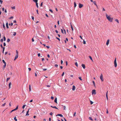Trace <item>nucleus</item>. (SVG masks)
<instances>
[{"mask_svg": "<svg viewBox=\"0 0 121 121\" xmlns=\"http://www.w3.org/2000/svg\"><path fill=\"white\" fill-rule=\"evenodd\" d=\"M89 57L90 58V59L92 61H93V60L92 59V58L91 57V56H89Z\"/></svg>", "mask_w": 121, "mask_h": 121, "instance_id": "412c9836", "label": "nucleus"}, {"mask_svg": "<svg viewBox=\"0 0 121 121\" xmlns=\"http://www.w3.org/2000/svg\"><path fill=\"white\" fill-rule=\"evenodd\" d=\"M79 37L82 39V38L81 36H80Z\"/></svg>", "mask_w": 121, "mask_h": 121, "instance_id": "69168bd1", "label": "nucleus"}, {"mask_svg": "<svg viewBox=\"0 0 121 121\" xmlns=\"http://www.w3.org/2000/svg\"><path fill=\"white\" fill-rule=\"evenodd\" d=\"M61 64H62L63 63V61L62 60H61Z\"/></svg>", "mask_w": 121, "mask_h": 121, "instance_id": "6e6d98bb", "label": "nucleus"}, {"mask_svg": "<svg viewBox=\"0 0 121 121\" xmlns=\"http://www.w3.org/2000/svg\"><path fill=\"white\" fill-rule=\"evenodd\" d=\"M61 32L62 33H63V31L62 29H61Z\"/></svg>", "mask_w": 121, "mask_h": 121, "instance_id": "8fccbe9b", "label": "nucleus"}, {"mask_svg": "<svg viewBox=\"0 0 121 121\" xmlns=\"http://www.w3.org/2000/svg\"><path fill=\"white\" fill-rule=\"evenodd\" d=\"M92 94L93 95L94 94H95L96 93V91L95 90H93L92 91Z\"/></svg>", "mask_w": 121, "mask_h": 121, "instance_id": "39448f33", "label": "nucleus"}, {"mask_svg": "<svg viewBox=\"0 0 121 121\" xmlns=\"http://www.w3.org/2000/svg\"><path fill=\"white\" fill-rule=\"evenodd\" d=\"M83 43L84 44H86V41L84 40H83Z\"/></svg>", "mask_w": 121, "mask_h": 121, "instance_id": "bb28decb", "label": "nucleus"}, {"mask_svg": "<svg viewBox=\"0 0 121 121\" xmlns=\"http://www.w3.org/2000/svg\"><path fill=\"white\" fill-rule=\"evenodd\" d=\"M64 72H63L62 74V76H63L64 75Z\"/></svg>", "mask_w": 121, "mask_h": 121, "instance_id": "c03bdc74", "label": "nucleus"}, {"mask_svg": "<svg viewBox=\"0 0 121 121\" xmlns=\"http://www.w3.org/2000/svg\"><path fill=\"white\" fill-rule=\"evenodd\" d=\"M10 78H7V80H6L7 82L8 81V80H9L10 79Z\"/></svg>", "mask_w": 121, "mask_h": 121, "instance_id": "a878e982", "label": "nucleus"}, {"mask_svg": "<svg viewBox=\"0 0 121 121\" xmlns=\"http://www.w3.org/2000/svg\"><path fill=\"white\" fill-rule=\"evenodd\" d=\"M100 78L101 81L103 82L104 81V79L103 78L102 74H101V75L100 76Z\"/></svg>", "mask_w": 121, "mask_h": 121, "instance_id": "20e7f679", "label": "nucleus"}, {"mask_svg": "<svg viewBox=\"0 0 121 121\" xmlns=\"http://www.w3.org/2000/svg\"><path fill=\"white\" fill-rule=\"evenodd\" d=\"M42 5H43V2H42L40 4V6H42Z\"/></svg>", "mask_w": 121, "mask_h": 121, "instance_id": "bf43d9fd", "label": "nucleus"}, {"mask_svg": "<svg viewBox=\"0 0 121 121\" xmlns=\"http://www.w3.org/2000/svg\"><path fill=\"white\" fill-rule=\"evenodd\" d=\"M4 49H5V47H4L3 48V51H2L3 53H4Z\"/></svg>", "mask_w": 121, "mask_h": 121, "instance_id": "b1692460", "label": "nucleus"}, {"mask_svg": "<svg viewBox=\"0 0 121 121\" xmlns=\"http://www.w3.org/2000/svg\"><path fill=\"white\" fill-rule=\"evenodd\" d=\"M14 119L15 120V121H17V120L16 118V117H14Z\"/></svg>", "mask_w": 121, "mask_h": 121, "instance_id": "c85d7f7f", "label": "nucleus"}, {"mask_svg": "<svg viewBox=\"0 0 121 121\" xmlns=\"http://www.w3.org/2000/svg\"><path fill=\"white\" fill-rule=\"evenodd\" d=\"M75 89V87L74 86H73L72 90L73 91H74Z\"/></svg>", "mask_w": 121, "mask_h": 121, "instance_id": "9d476101", "label": "nucleus"}, {"mask_svg": "<svg viewBox=\"0 0 121 121\" xmlns=\"http://www.w3.org/2000/svg\"><path fill=\"white\" fill-rule=\"evenodd\" d=\"M109 39H108L107 40V42H106V44L107 45H108V44L109 43Z\"/></svg>", "mask_w": 121, "mask_h": 121, "instance_id": "6e6552de", "label": "nucleus"}, {"mask_svg": "<svg viewBox=\"0 0 121 121\" xmlns=\"http://www.w3.org/2000/svg\"><path fill=\"white\" fill-rule=\"evenodd\" d=\"M38 0H33V1L36 4L37 3Z\"/></svg>", "mask_w": 121, "mask_h": 121, "instance_id": "a211bd4d", "label": "nucleus"}, {"mask_svg": "<svg viewBox=\"0 0 121 121\" xmlns=\"http://www.w3.org/2000/svg\"><path fill=\"white\" fill-rule=\"evenodd\" d=\"M57 24L58 25H59V21H58L57 22Z\"/></svg>", "mask_w": 121, "mask_h": 121, "instance_id": "774afa93", "label": "nucleus"}, {"mask_svg": "<svg viewBox=\"0 0 121 121\" xmlns=\"http://www.w3.org/2000/svg\"><path fill=\"white\" fill-rule=\"evenodd\" d=\"M6 104V103H4V104H3L2 105V106H5V105Z\"/></svg>", "mask_w": 121, "mask_h": 121, "instance_id": "e433bc0d", "label": "nucleus"}, {"mask_svg": "<svg viewBox=\"0 0 121 121\" xmlns=\"http://www.w3.org/2000/svg\"><path fill=\"white\" fill-rule=\"evenodd\" d=\"M56 38L57 39H58L59 41H60V39L59 38L57 37H56Z\"/></svg>", "mask_w": 121, "mask_h": 121, "instance_id": "37998d69", "label": "nucleus"}, {"mask_svg": "<svg viewBox=\"0 0 121 121\" xmlns=\"http://www.w3.org/2000/svg\"><path fill=\"white\" fill-rule=\"evenodd\" d=\"M13 25V23H11L9 24V25H11V26H12Z\"/></svg>", "mask_w": 121, "mask_h": 121, "instance_id": "c756f323", "label": "nucleus"}, {"mask_svg": "<svg viewBox=\"0 0 121 121\" xmlns=\"http://www.w3.org/2000/svg\"><path fill=\"white\" fill-rule=\"evenodd\" d=\"M31 18H32V19L33 20H34V17H33V16H32L31 17Z\"/></svg>", "mask_w": 121, "mask_h": 121, "instance_id": "de8ad7c7", "label": "nucleus"}, {"mask_svg": "<svg viewBox=\"0 0 121 121\" xmlns=\"http://www.w3.org/2000/svg\"><path fill=\"white\" fill-rule=\"evenodd\" d=\"M90 104H93V102H92V101H90Z\"/></svg>", "mask_w": 121, "mask_h": 121, "instance_id": "72a5a7b5", "label": "nucleus"}, {"mask_svg": "<svg viewBox=\"0 0 121 121\" xmlns=\"http://www.w3.org/2000/svg\"><path fill=\"white\" fill-rule=\"evenodd\" d=\"M26 106V105H24L22 107V108H23V109H24V108H25V106Z\"/></svg>", "mask_w": 121, "mask_h": 121, "instance_id": "7c9ffc66", "label": "nucleus"}, {"mask_svg": "<svg viewBox=\"0 0 121 121\" xmlns=\"http://www.w3.org/2000/svg\"><path fill=\"white\" fill-rule=\"evenodd\" d=\"M70 24L71 28L72 29V30L73 31V27L72 26V25L71 23V22L70 23Z\"/></svg>", "mask_w": 121, "mask_h": 121, "instance_id": "4468645a", "label": "nucleus"}, {"mask_svg": "<svg viewBox=\"0 0 121 121\" xmlns=\"http://www.w3.org/2000/svg\"><path fill=\"white\" fill-rule=\"evenodd\" d=\"M76 112H75L74 113V114H73V116H74H74H75V115H76Z\"/></svg>", "mask_w": 121, "mask_h": 121, "instance_id": "4c0bfd02", "label": "nucleus"}, {"mask_svg": "<svg viewBox=\"0 0 121 121\" xmlns=\"http://www.w3.org/2000/svg\"><path fill=\"white\" fill-rule=\"evenodd\" d=\"M13 18V16H11V17H9V19H11Z\"/></svg>", "mask_w": 121, "mask_h": 121, "instance_id": "49530a36", "label": "nucleus"}, {"mask_svg": "<svg viewBox=\"0 0 121 121\" xmlns=\"http://www.w3.org/2000/svg\"><path fill=\"white\" fill-rule=\"evenodd\" d=\"M49 10L52 13H53V11L52 10L50 9Z\"/></svg>", "mask_w": 121, "mask_h": 121, "instance_id": "a18cd8bd", "label": "nucleus"}, {"mask_svg": "<svg viewBox=\"0 0 121 121\" xmlns=\"http://www.w3.org/2000/svg\"><path fill=\"white\" fill-rule=\"evenodd\" d=\"M11 82H9V89H10V88H11Z\"/></svg>", "mask_w": 121, "mask_h": 121, "instance_id": "f8f14e48", "label": "nucleus"}, {"mask_svg": "<svg viewBox=\"0 0 121 121\" xmlns=\"http://www.w3.org/2000/svg\"><path fill=\"white\" fill-rule=\"evenodd\" d=\"M18 56V52L17 51V50L16 51V55L15 57V59H14V60H15L17 58Z\"/></svg>", "mask_w": 121, "mask_h": 121, "instance_id": "f03ea898", "label": "nucleus"}, {"mask_svg": "<svg viewBox=\"0 0 121 121\" xmlns=\"http://www.w3.org/2000/svg\"><path fill=\"white\" fill-rule=\"evenodd\" d=\"M18 105L16 107V108H15V109H14L12 110L11 111V112H10L11 113V112H12L13 111L17 110L18 109Z\"/></svg>", "mask_w": 121, "mask_h": 121, "instance_id": "423d86ee", "label": "nucleus"}, {"mask_svg": "<svg viewBox=\"0 0 121 121\" xmlns=\"http://www.w3.org/2000/svg\"><path fill=\"white\" fill-rule=\"evenodd\" d=\"M28 69L29 71H30L31 69V68H28Z\"/></svg>", "mask_w": 121, "mask_h": 121, "instance_id": "e2e57ef3", "label": "nucleus"}, {"mask_svg": "<svg viewBox=\"0 0 121 121\" xmlns=\"http://www.w3.org/2000/svg\"><path fill=\"white\" fill-rule=\"evenodd\" d=\"M10 41V39H8L7 41L8 42H9Z\"/></svg>", "mask_w": 121, "mask_h": 121, "instance_id": "2f4dec72", "label": "nucleus"}, {"mask_svg": "<svg viewBox=\"0 0 121 121\" xmlns=\"http://www.w3.org/2000/svg\"><path fill=\"white\" fill-rule=\"evenodd\" d=\"M51 106V107H52L53 108H55L56 109H58V108H57L56 106Z\"/></svg>", "mask_w": 121, "mask_h": 121, "instance_id": "ddd939ff", "label": "nucleus"}, {"mask_svg": "<svg viewBox=\"0 0 121 121\" xmlns=\"http://www.w3.org/2000/svg\"><path fill=\"white\" fill-rule=\"evenodd\" d=\"M43 69L44 71H45L46 70H47V69Z\"/></svg>", "mask_w": 121, "mask_h": 121, "instance_id": "680f3d73", "label": "nucleus"}, {"mask_svg": "<svg viewBox=\"0 0 121 121\" xmlns=\"http://www.w3.org/2000/svg\"><path fill=\"white\" fill-rule=\"evenodd\" d=\"M93 3H94V4L95 5H97V4H96V2H95V1H94L93 2Z\"/></svg>", "mask_w": 121, "mask_h": 121, "instance_id": "f704fd0d", "label": "nucleus"}, {"mask_svg": "<svg viewBox=\"0 0 121 121\" xmlns=\"http://www.w3.org/2000/svg\"><path fill=\"white\" fill-rule=\"evenodd\" d=\"M4 64H6V63L5 62L4 60H2Z\"/></svg>", "mask_w": 121, "mask_h": 121, "instance_id": "aec40b11", "label": "nucleus"}, {"mask_svg": "<svg viewBox=\"0 0 121 121\" xmlns=\"http://www.w3.org/2000/svg\"><path fill=\"white\" fill-rule=\"evenodd\" d=\"M78 78L81 80H82V79H81V77H79Z\"/></svg>", "mask_w": 121, "mask_h": 121, "instance_id": "ea45409f", "label": "nucleus"}, {"mask_svg": "<svg viewBox=\"0 0 121 121\" xmlns=\"http://www.w3.org/2000/svg\"><path fill=\"white\" fill-rule=\"evenodd\" d=\"M115 21L117 22L118 23H119V21L117 19H116L115 20Z\"/></svg>", "mask_w": 121, "mask_h": 121, "instance_id": "4be33fe9", "label": "nucleus"}, {"mask_svg": "<svg viewBox=\"0 0 121 121\" xmlns=\"http://www.w3.org/2000/svg\"><path fill=\"white\" fill-rule=\"evenodd\" d=\"M6 64H4V65L3 66V67L4 68L6 66Z\"/></svg>", "mask_w": 121, "mask_h": 121, "instance_id": "58836bf2", "label": "nucleus"}, {"mask_svg": "<svg viewBox=\"0 0 121 121\" xmlns=\"http://www.w3.org/2000/svg\"><path fill=\"white\" fill-rule=\"evenodd\" d=\"M58 65L57 64H56V65H55V67H58Z\"/></svg>", "mask_w": 121, "mask_h": 121, "instance_id": "79ce46f5", "label": "nucleus"}, {"mask_svg": "<svg viewBox=\"0 0 121 121\" xmlns=\"http://www.w3.org/2000/svg\"><path fill=\"white\" fill-rule=\"evenodd\" d=\"M16 35V32H14L13 33V35L14 36H15Z\"/></svg>", "mask_w": 121, "mask_h": 121, "instance_id": "473e14b6", "label": "nucleus"}, {"mask_svg": "<svg viewBox=\"0 0 121 121\" xmlns=\"http://www.w3.org/2000/svg\"><path fill=\"white\" fill-rule=\"evenodd\" d=\"M2 0H0V2L1 4L2 3Z\"/></svg>", "mask_w": 121, "mask_h": 121, "instance_id": "4d7b16f0", "label": "nucleus"}, {"mask_svg": "<svg viewBox=\"0 0 121 121\" xmlns=\"http://www.w3.org/2000/svg\"><path fill=\"white\" fill-rule=\"evenodd\" d=\"M3 39H1L0 40V41L1 42H3Z\"/></svg>", "mask_w": 121, "mask_h": 121, "instance_id": "3c124183", "label": "nucleus"}, {"mask_svg": "<svg viewBox=\"0 0 121 121\" xmlns=\"http://www.w3.org/2000/svg\"><path fill=\"white\" fill-rule=\"evenodd\" d=\"M75 64L77 67H78V65L77 62H76L75 63Z\"/></svg>", "mask_w": 121, "mask_h": 121, "instance_id": "393cba45", "label": "nucleus"}, {"mask_svg": "<svg viewBox=\"0 0 121 121\" xmlns=\"http://www.w3.org/2000/svg\"><path fill=\"white\" fill-rule=\"evenodd\" d=\"M51 98L52 99H54V97L53 96H51Z\"/></svg>", "mask_w": 121, "mask_h": 121, "instance_id": "864d4df0", "label": "nucleus"}, {"mask_svg": "<svg viewBox=\"0 0 121 121\" xmlns=\"http://www.w3.org/2000/svg\"><path fill=\"white\" fill-rule=\"evenodd\" d=\"M47 56L48 58H49L50 57L49 55V54H48V55H47Z\"/></svg>", "mask_w": 121, "mask_h": 121, "instance_id": "0e129e2a", "label": "nucleus"}, {"mask_svg": "<svg viewBox=\"0 0 121 121\" xmlns=\"http://www.w3.org/2000/svg\"><path fill=\"white\" fill-rule=\"evenodd\" d=\"M114 66L115 67H117V64L116 62V58H115L114 61Z\"/></svg>", "mask_w": 121, "mask_h": 121, "instance_id": "7ed1b4c3", "label": "nucleus"}, {"mask_svg": "<svg viewBox=\"0 0 121 121\" xmlns=\"http://www.w3.org/2000/svg\"><path fill=\"white\" fill-rule=\"evenodd\" d=\"M46 47H47V48H48H48H49V46H46Z\"/></svg>", "mask_w": 121, "mask_h": 121, "instance_id": "338daca9", "label": "nucleus"}, {"mask_svg": "<svg viewBox=\"0 0 121 121\" xmlns=\"http://www.w3.org/2000/svg\"><path fill=\"white\" fill-rule=\"evenodd\" d=\"M92 82H93V83L94 86H95V82L94 81H93Z\"/></svg>", "mask_w": 121, "mask_h": 121, "instance_id": "a19ab883", "label": "nucleus"}, {"mask_svg": "<svg viewBox=\"0 0 121 121\" xmlns=\"http://www.w3.org/2000/svg\"><path fill=\"white\" fill-rule=\"evenodd\" d=\"M29 91H31V88H30V85H29Z\"/></svg>", "mask_w": 121, "mask_h": 121, "instance_id": "cd10ccee", "label": "nucleus"}, {"mask_svg": "<svg viewBox=\"0 0 121 121\" xmlns=\"http://www.w3.org/2000/svg\"><path fill=\"white\" fill-rule=\"evenodd\" d=\"M36 6L37 7V8H38L39 7H38V3L36 4Z\"/></svg>", "mask_w": 121, "mask_h": 121, "instance_id": "603ef678", "label": "nucleus"}, {"mask_svg": "<svg viewBox=\"0 0 121 121\" xmlns=\"http://www.w3.org/2000/svg\"><path fill=\"white\" fill-rule=\"evenodd\" d=\"M29 109L27 111L26 113V116L29 115V114L28 113L29 112Z\"/></svg>", "mask_w": 121, "mask_h": 121, "instance_id": "f3484780", "label": "nucleus"}, {"mask_svg": "<svg viewBox=\"0 0 121 121\" xmlns=\"http://www.w3.org/2000/svg\"><path fill=\"white\" fill-rule=\"evenodd\" d=\"M6 27L7 28H9L8 24V23L7 22L6 23Z\"/></svg>", "mask_w": 121, "mask_h": 121, "instance_id": "dca6fc26", "label": "nucleus"}, {"mask_svg": "<svg viewBox=\"0 0 121 121\" xmlns=\"http://www.w3.org/2000/svg\"><path fill=\"white\" fill-rule=\"evenodd\" d=\"M54 102L56 103H57V98L56 97L55 98V100H54Z\"/></svg>", "mask_w": 121, "mask_h": 121, "instance_id": "2eb2a0df", "label": "nucleus"}, {"mask_svg": "<svg viewBox=\"0 0 121 121\" xmlns=\"http://www.w3.org/2000/svg\"><path fill=\"white\" fill-rule=\"evenodd\" d=\"M12 9H15V7L13 6V7H12Z\"/></svg>", "mask_w": 121, "mask_h": 121, "instance_id": "09e8293b", "label": "nucleus"}, {"mask_svg": "<svg viewBox=\"0 0 121 121\" xmlns=\"http://www.w3.org/2000/svg\"><path fill=\"white\" fill-rule=\"evenodd\" d=\"M82 67L84 69H85V65L84 64H82Z\"/></svg>", "mask_w": 121, "mask_h": 121, "instance_id": "1a4fd4ad", "label": "nucleus"}, {"mask_svg": "<svg viewBox=\"0 0 121 121\" xmlns=\"http://www.w3.org/2000/svg\"><path fill=\"white\" fill-rule=\"evenodd\" d=\"M89 120H93V119L91 117H89Z\"/></svg>", "mask_w": 121, "mask_h": 121, "instance_id": "5701e85b", "label": "nucleus"}, {"mask_svg": "<svg viewBox=\"0 0 121 121\" xmlns=\"http://www.w3.org/2000/svg\"><path fill=\"white\" fill-rule=\"evenodd\" d=\"M36 12H37V14H39V13H38V9H37L36 10Z\"/></svg>", "mask_w": 121, "mask_h": 121, "instance_id": "052dcab7", "label": "nucleus"}, {"mask_svg": "<svg viewBox=\"0 0 121 121\" xmlns=\"http://www.w3.org/2000/svg\"><path fill=\"white\" fill-rule=\"evenodd\" d=\"M74 7L75 8L76 6H77L75 2H74Z\"/></svg>", "mask_w": 121, "mask_h": 121, "instance_id": "6ab92c4d", "label": "nucleus"}, {"mask_svg": "<svg viewBox=\"0 0 121 121\" xmlns=\"http://www.w3.org/2000/svg\"><path fill=\"white\" fill-rule=\"evenodd\" d=\"M83 6V5L80 3H79V8H82Z\"/></svg>", "mask_w": 121, "mask_h": 121, "instance_id": "0eeeda50", "label": "nucleus"}, {"mask_svg": "<svg viewBox=\"0 0 121 121\" xmlns=\"http://www.w3.org/2000/svg\"><path fill=\"white\" fill-rule=\"evenodd\" d=\"M6 44L5 43V42L4 43V46H6Z\"/></svg>", "mask_w": 121, "mask_h": 121, "instance_id": "13d9d810", "label": "nucleus"}, {"mask_svg": "<svg viewBox=\"0 0 121 121\" xmlns=\"http://www.w3.org/2000/svg\"><path fill=\"white\" fill-rule=\"evenodd\" d=\"M3 38H4V41H5L6 40V38L5 37V36H4V37Z\"/></svg>", "mask_w": 121, "mask_h": 121, "instance_id": "c9c22d12", "label": "nucleus"}, {"mask_svg": "<svg viewBox=\"0 0 121 121\" xmlns=\"http://www.w3.org/2000/svg\"><path fill=\"white\" fill-rule=\"evenodd\" d=\"M106 15L107 19L109 21L111 22L112 21L113 19L111 18L110 17V16H108L107 14H106Z\"/></svg>", "mask_w": 121, "mask_h": 121, "instance_id": "f257e3e1", "label": "nucleus"}, {"mask_svg": "<svg viewBox=\"0 0 121 121\" xmlns=\"http://www.w3.org/2000/svg\"><path fill=\"white\" fill-rule=\"evenodd\" d=\"M40 54L39 53L38 54V56H40Z\"/></svg>", "mask_w": 121, "mask_h": 121, "instance_id": "5fc2aeb1", "label": "nucleus"}, {"mask_svg": "<svg viewBox=\"0 0 121 121\" xmlns=\"http://www.w3.org/2000/svg\"><path fill=\"white\" fill-rule=\"evenodd\" d=\"M60 116L61 117H63V116L61 114H58L57 115H56V116Z\"/></svg>", "mask_w": 121, "mask_h": 121, "instance_id": "9b49d317", "label": "nucleus"}]
</instances>
